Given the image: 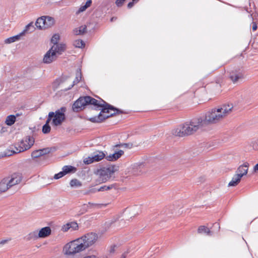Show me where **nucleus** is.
<instances>
[{
  "label": "nucleus",
  "instance_id": "f257e3e1",
  "mask_svg": "<svg viewBox=\"0 0 258 258\" xmlns=\"http://www.w3.org/2000/svg\"><path fill=\"white\" fill-rule=\"evenodd\" d=\"M88 105H93L92 109L100 110L98 115L88 119L94 123H99L110 117L124 113L122 110L108 104L101 98L98 100L89 96L82 97V107Z\"/></svg>",
  "mask_w": 258,
  "mask_h": 258
},
{
  "label": "nucleus",
  "instance_id": "f03ea898",
  "mask_svg": "<svg viewBox=\"0 0 258 258\" xmlns=\"http://www.w3.org/2000/svg\"><path fill=\"white\" fill-rule=\"evenodd\" d=\"M232 108V104H228L223 105L220 108L213 109L207 112L204 116L200 117L201 123L204 127L209 124L216 123L230 113Z\"/></svg>",
  "mask_w": 258,
  "mask_h": 258
},
{
  "label": "nucleus",
  "instance_id": "7ed1b4c3",
  "mask_svg": "<svg viewBox=\"0 0 258 258\" xmlns=\"http://www.w3.org/2000/svg\"><path fill=\"white\" fill-rule=\"evenodd\" d=\"M203 127L200 118H195L174 130L172 134L176 136L183 137L191 135Z\"/></svg>",
  "mask_w": 258,
  "mask_h": 258
},
{
  "label": "nucleus",
  "instance_id": "20e7f679",
  "mask_svg": "<svg viewBox=\"0 0 258 258\" xmlns=\"http://www.w3.org/2000/svg\"><path fill=\"white\" fill-rule=\"evenodd\" d=\"M119 167L115 165H108L98 169L95 173L99 183H105L114 180L115 173L118 170Z\"/></svg>",
  "mask_w": 258,
  "mask_h": 258
},
{
  "label": "nucleus",
  "instance_id": "39448f33",
  "mask_svg": "<svg viewBox=\"0 0 258 258\" xmlns=\"http://www.w3.org/2000/svg\"><path fill=\"white\" fill-rule=\"evenodd\" d=\"M22 178V174L20 173H14L11 176L4 178L0 182V192H5L12 186L19 183Z\"/></svg>",
  "mask_w": 258,
  "mask_h": 258
},
{
  "label": "nucleus",
  "instance_id": "423d86ee",
  "mask_svg": "<svg viewBox=\"0 0 258 258\" xmlns=\"http://www.w3.org/2000/svg\"><path fill=\"white\" fill-rule=\"evenodd\" d=\"M80 238L66 244L63 248V252L67 255H73L81 251V243H79Z\"/></svg>",
  "mask_w": 258,
  "mask_h": 258
},
{
  "label": "nucleus",
  "instance_id": "0eeeda50",
  "mask_svg": "<svg viewBox=\"0 0 258 258\" xmlns=\"http://www.w3.org/2000/svg\"><path fill=\"white\" fill-rule=\"evenodd\" d=\"M66 111L67 108L63 106L56 110L54 112H49L53 114L51 116V124L52 125L57 126L61 124L63 121L66 119L65 112Z\"/></svg>",
  "mask_w": 258,
  "mask_h": 258
},
{
  "label": "nucleus",
  "instance_id": "6e6552de",
  "mask_svg": "<svg viewBox=\"0 0 258 258\" xmlns=\"http://www.w3.org/2000/svg\"><path fill=\"white\" fill-rule=\"evenodd\" d=\"M34 143V140L33 137L27 136L24 140H22L20 144L15 147L16 151H13V153H18L30 149Z\"/></svg>",
  "mask_w": 258,
  "mask_h": 258
},
{
  "label": "nucleus",
  "instance_id": "1a4fd4ad",
  "mask_svg": "<svg viewBox=\"0 0 258 258\" xmlns=\"http://www.w3.org/2000/svg\"><path fill=\"white\" fill-rule=\"evenodd\" d=\"M98 239L97 234L90 232L82 236V251L93 245Z\"/></svg>",
  "mask_w": 258,
  "mask_h": 258
},
{
  "label": "nucleus",
  "instance_id": "9d476101",
  "mask_svg": "<svg viewBox=\"0 0 258 258\" xmlns=\"http://www.w3.org/2000/svg\"><path fill=\"white\" fill-rule=\"evenodd\" d=\"M106 157V154L102 151L97 150L93 153L91 156L84 159L85 164H90L94 162H99Z\"/></svg>",
  "mask_w": 258,
  "mask_h": 258
},
{
  "label": "nucleus",
  "instance_id": "9b49d317",
  "mask_svg": "<svg viewBox=\"0 0 258 258\" xmlns=\"http://www.w3.org/2000/svg\"><path fill=\"white\" fill-rule=\"evenodd\" d=\"M229 78L234 84L241 82L244 78V73L240 70H235L229 73Z\"/></svg>",
  "mask_w": 258,
  "mask_h": 258
},
{
  "label": "nucleus",
  "instance_id": "f8f14e48",
  "mask_svg": "<svg viewBox=\"0 0 258 258\" xmlns=\"http://www.w3.org/2000/svg\"><path fill=\"white\" fill-rule=\"evenodd\" d=\"M57 56L50 49L44 55L43 62L45 63H50L56 59Z\"/></svg>",
  "mask_w": 258,
  "mask_h": 258
},
{
  "label": "nucleus",
  "instance_id": "ddd939ff",
  "mask_svg": "<svg viewBox=\"0 0 258 258\" xmlns=\"http://www.w3.org/2000/svg\"><path fill=\"white\" fill-rule=\"evenodd\" d=\"M249 167V163L247 162L244 163L237 168L236 174L240 176V178L245 175L247 173Z\"/></svg>",
  "mask_w": 258,
  "mask_h": 258
},
{
  "label": "nucleus",
  "instance_id": "4468645a",
  "mask_svg": "<svg viewBox=\"0 0 258 258\" xmlns=\"http://www.w3.org/2000/svg\"><path fill=\"white\" fill-rule=\"evenodd\" d=\"M50 49L58 56L66 50V45L64 44H57L52 46Z\"/></svg>",
  "mask_w": 258,
  "mask_h": 258
},
{
  "label": "nucleus",
  "instance_id": "2eb2a0df",
  "mask_svg": "<svg viewBox=\"0 0 258 258\" xmlns=\"http://www.w3.org/2000/svg\"><path fill=\"white\" fill-rule=\"evenodd\" d=\"M124 153V152L119 150L115 151L113 154H110L108 156H106V159L109 161H114L119 159Z\"/></svg>",
  "mask_w": 258,
  "mask_h": 258
},
{
  "label": "nucleus",
  "instance_id": "dca6fc26",
  "mask_svg": "<svg viewBox=\"0 0 258 258\" xmlns=\"http://www.w3.org/2000/svg\"><path fill=\"white\" fill-rule=\"evenodd\" d=\"M53 114L52 113H48L46 122L42 126V132L43 134H46L50 132L51 128L49 125V123L51 120V116Z\"/></svg>",
  "mask_w": 258,
  "mask_h": 258
},
{
  "label": "nucleus",
  "instance_id": "f3484780",
  "mask_svg": "<svg viewBox=\"0 0 258 258\" xmlns=\"http://www.w3.org/2000/svg\"><path fill=\"white\" fill-rule=\"evenodd\" d=\"M69 79V76L66 75H62L58 78L56 79L53 83V87L55 89H57L59 85L64 83Z\"/></svg>",
  "mask_w": 258,
  "mask_h": 258
},
{
  "label": "nucleus",
  "instance_id": "a211bd4d",
  "mask_svg": "<svg viewBox=\"0 0 258 258\" xmlns=\"http://www.w3.org/2000/svg\"><path fill=\"white\" fill-rule=\"evenodd\" d=\"M38 233V236L39 238L46 237L51 234V229L48 226L43 227L40 230Z\"/></svg>",
  "mask_w": 258,
  "mask_h": 258
},
{
  "label": "nucleus",
  "instance_id": "6ab92c4d",
  "mask_svg": "<svg viewBox=\"0 0 258 258\" xmlns=\"http://www.w3.org/2000/svg\"><path fill=\"white\" fill-rule=\"evenodd\" d=\"M81 81V68L77 69V73L75 80H74L73 84L70 85L69 87L63 90V91H67L70 90L76 84H78Z\"/></svg>",
  "mask_w": 258,
  "mask_h": 258
},
{
  "label": "nucleus",
  "instance_id": "aec40b11",
  "mask_svg": "<svg viewBox=\"0 0 258 258\" xmlns=\"http://www.w3.org/2000/svg\"><path fill=\"white\" fill-rule=\"evenodd\" d=\"M198 232L199 233H204L208 236H211L214 232L213 230H210L209 228L205 226H200L198 229Z\"/></svg>",
  "mask_w": 258,
  "mask_h": 258
},
{
  "label": "nucleus",
  "instance_id": "412c9836",
  "mask_svg": "<svg viewBox=\"0 0 258 258\" xmlns=\"http://www.w3.org/2000/svg\"><path fill=\"white\" fill-rule=\"evenodd\" d=\"M114 187H115L114 184H110V185H105L101 186L100 187H99L98 188H95L92 189L90 191L92 192H95L96 191H103L110 190Z\"/></svg>",
  "mask_w": 258,
  "mask_h": 258
},
{
  "label": "nucleus",
  "instance_id": "4be33fe9",
  "mask_svg": "<svg viewBox=\"0 0 258 258\" xmlns=\"http://www.w3.org/2000/svg\"><path fill=\"white\" fill-rule=\"evenodd\" d=\"M44 17H45V16L39 18L36 21L35 25L36 27L39 29H45L44 22L46 20Z\"/></svg>",
  "mask_w": 258,
  "mask_h": 258
},
{
  "label": "nucleus",
  "instance_id": "5701e85b",
  "mask_svg": "<svg viewBox=\"0 0 258 258\" xmlns=\"http://www.w3.org/2000/svg\"><path fill=\"white\" fill-rule=\"evenodd\" d=\"M62 169L63 170L66 175L74 173L77 171V168L71 165H65L62 167Z\"/></svg>",
  "mask_w": 258,
  "mask_h": 258
},
{
  "label": "nucleus",
  "instance_id": "b1692460",
  "mask_svg": "<svg viewBox=\"0 0 258 258\" xmlns=\"http://www.w3.org/2000/svg\"><path fill=\"white\" fill-rule=\"evenodd\" d=\"M18 115V114H17L16 115L12 114L8 115L5 120L6 124L9 126L12 125L15 122L16 117Z\"/></svg>",
  "mask_w": 258,
  "mask_h": 258
},
{
  "label": "nucleus",
  "instance_id": "393cba45",
  "mask_svg": "<svg viewBox=\"0 0 258 258\" xmlns=\"http://www.w3.org/2000/svg\"><path fill=\"white\" fill-rule=\"evenodd\" d=\"M119 218V216L118 215H116L112 218L110 220L106 221L104 224L105 228L106 229L109 228L113 224L118 220Z\"/></svg>",
  "mask_w": 258,
  "mask_h": 258
},
{
  "label": "nucleus",
  "instance_id": "a878e982",
  "mask_svg": "<svg viewBox=\"0 0 258 258\" xmlns=\"http://www.w3.org/2000/svg\"><path fill=\"white\" fill-rule=\"evenodd\" d=\"M241 178H240V176L239 175H237L235 174L234 176L232 177L231 181L229 183V186H236L240 181Z\"/></svg>",
  "mask_w": 258,
  "mask_h": 258
},
{
  "label": "nucleus",
  "instance_id": "bb28decb",
  "mask_svg": "<svg viewBox=\"0 0 258 258\" xmlns=\"http://www.w3.org/2000/svg\"><path fill=\"white\" fill-rule=\"evenodd\" d=\"M72 110L75 112H79L81 111V97L73 103Z\"/></svg>",
  "mask_w": 258,
  "mask_h": 258
},
{
  "label": "nucleus",
  "instance_id": "cd10ccee",
  "mask_svg": "<svg viewBox=\"0 0 258 258\" xmlns=\"http://www.w3.org/2000/svg\"><path fill=\"white\" fill-rule=\"evenodd\" d=\"M38 234L37 231H34L28 234L25 237V238L27 241L35 240L39 238V237L38 236Z\"/></svg>",
  "mask_w": 258,
  "mask_h": 258
},
{
  "label": "nucleus",
  "instance_id": "c85d7f7f",
  "mask_svg": "<svg viewBox=\"0 0 258 258\" xmlns=\"http://www.w3.org/2000/svg\"><path fill=\"white\" fill-rule=\"evenodd\" d=\"M23 35L21 32L19 34L13 36L12 37H10L6 39L5 40V42L6 43H11L15 42L16 41H18L20 39V37Z\"/></svg>",
  "mask_w": 258,
  "mask_h": 258
},
{
  "label": "nucleus",
  "instance_id": "c756f323",
  "mask_svg": "<svg viewBox=\"0 0 258 258\" xmlns=\"http://www.w3.org/2000/svg\"><path fill=\"white\" fill-rule=\"evenodd\" d=\"M35 28L33 25V23L31 22L25 26L24 29L23 30L22 32H21V33L23 35H24L26 33L33 32L35 30Z\"/></svg>",
  "mask_w": 258,
  "mask_h": 258
},
{
  "label": "nucleus",
  "instance_id": "7c9ffc66",
  "mask_svg": "<svg viewBox=\"0 0 258 258\" xmlns=\"http://www.w3.org/2000/svg\"><path fill=\"white\" fill-rule=\"evenodd\" d=\"M45 20H46L44 22L45 29L51 27L54 24V19L49 16H45Z\"/></svg>",
  "mask_w": 258,
  "mask_h": 258
},
{
  "label": "nucleus",
  "instance_id": "2f4dec72",
  "mask_svg": "<svg viewBox=\"0 0 258 258\" xmlns=\"http://www.w3.org/2000/svg\"><path fill=\"white\" fill-rule=\"evenodd\" d=\"M70 185L71 187H76L81 186V182L77 179H73L70 181Z\"/></svg>",
  "mask_w": 258,
  "mask_h": 258
},
{
  "label": "nucleus",
  "instance_id": "473e14b6",
  "mask_svg": "<svg viewBox=\"0 0 258 258\" xmlns=\"http://www.w3.org/2000/svg\"><path fill=\"white\" fill-rule=\"evenodd\" d=\"M92 3V0H87L84 6H82V12L89 8L91 5Z\"/></svg>",
  "mask_w": 258,
  "mask_h": 258
},
{
  "label": "nucleus",
  "instance_id": "72a5a7b5",
  "mask_svg": "<svg viewBox=\"0 0 258 258\" xmlns=\"http://www.w3.org/2000/svg\"><path fill=\"white\" fill-rule=\"evenodd\" d=\"M59 39V36L58 34H54L51 39V42L53 44V45H56L57 44H58L57 43L58 40Z\"/></svg>",
  "mask_w": 258,
  "mask_h": 258
},
{
  "label": "nucleus",
  "instance_id": "f704fd0d",
  "mask_svg": "<svg viewBox=\"0 0 258 258\" xmlns=\"http://www.w3.org/2000/svg\"><path fill=\"white\" fill-rule=\"evenodd\" d=\"M41 156L48 154L50 152V149L49 148H44L39 150Z\"/></svg>",
  "mask_w": 258,
  "mask_h": 258
},
{
  "label": "nucleus",
  "instance_id": "c9c22d12",
  "mask_svg": "<svg viewBox=\"0 0 258 258\" xmlns=\"http://www.w3.org/2000/svg\"><path fill=\"white\" fill-rule=\"evenodd\" d=\"M41 156L48 154L50 152V149L49 148H44L39 150Z\"/></svg>",
  "mask_w": 258,
  "mask_h": 258
},
{
  "label": "nucleus",
  "instance_id": "e433bc0d",
  "mask_svg": "<svg viewBox=\"0 0 258 258\" xmlns=\"http://www.w3.org/2000/svg\"><path fill=\"white\" fill-rule=\"evenodd\" d=\"M65 175H66V174H65L64 172H63V170L62 169V170L61 171H60L58 173L55 174L54 175V178L55 179H58Z\"/></svg>",
  "mask_w": 258,
  "mask_h": 258
},
{
  "label": "nucleus",
  "instance_id": "4c0bfd02",
  "mask_svg": "<svg viewBox=\"0 0 258 258\" xmlns=\"http://www.w3.org/2000/svg\"><path fill=\"white\" fill-rule=\"evenodd\" d=\"M72 34L74 36L81 35V26L74 29L72 31Z\"/></svg>",
  "mask_w": 258,
  "mask_h": 258
},
{
  "label": "nucleus",
  "instance_id": "58836bf2",
  "mask_svg": "<svg viewBox=\"0 0 258 258\" xmlns=\"http://www.w3.org/2000/svg\"><path fill=\"white\" fill-rule=\"evenodd\" d=\"M31 156L33 158H37L41 157L39 150H35L31 153Z\"/></svg>",
  "mask_w": 258,
  "mask_h": 258
},
{
  "label": "nucleus",
  "instance_id": "ea45409f",
  "mask_svg": "<svg viewBox=\"0 0 258 258\" xmlns=\"http://www.w3.org/2000/svg\"><path fill=\"white\" fill-rule=\"evenodd\" d=\"M73 45L76 48H81V39H78L75 40L73 42Z\"/></svg>",
  "mask_w": 258,
  "mask_h": 258
},
{
  "label": "nucleus",
  "instance_id": "a19ab883",
  "mask_svg": "<svg viewBox=\"0 0 258 258\" xmlns=\"http://www.w3.org/2000/svg\"><path fill=\"white\" fill-rule=\"evenodd\" d=\"M251 146L253 149L258 150V139L251 142Z\"/></svg>",
  "mask_w": 258,
  "mask_h": 258
},
{
  "label": "nucleus",
  "instance_id": "79ce46f5",
  "mask_svg": "<svg viewBox=\"0 0 258 258\" xmlns=\"http://www.w3.org/2000/svg\"><path fill=\"white\" fill-rule=\"evenodd\" d=\"M71 228L73 230H76L78 228V224L76 222H72L70 223Z\"/></svg>",
  "mask_w": 258,
  "mask_h": 258
},
{
  "label": "nucleus",
  "instance_id": "37998d69",
  "mask_svg": "<svg viewBox=\"0 0 258 258\" xmlns=\"http://www.w3.org/2000/svg\"><path fill=\"white\" fill-rule=\"evenodd\" d=\"M89 206L87 204H83L82 205V214L85 212H87L89 209Z\"/></svg>",
  "mask_w": 258,
  "mask_h": 258
},
{
  "label": "nucleus",
  "instance_id": "c03bdc74",
  "mask_svg": "<svg viewBox=\"0 0 258 258\" xmlns=\"http://www.w3.org/2000/svg\"><path fill=\"white\" fill-rule=\"evenodd\" d=\"M125 0H116L115 4L118 7H121Z\"/></svg>",
  "mask_w": 258,
  "mask_h": 258
},
{
  "label": "nucleus",
  "instance_id": "a18cd8bd",
  "mask_svg": "<svg viewBox=\"0 0 258 258\" xmlns=\"http://www.w3.org/2000/svg\"><path fill=\"white\" fill-rule=\"evenodd\" d=\"M71 228L70 223H67L66 225H64L62 228V230L64 232L67 231L69 229Z\"/></svg>",
  "mask_w": 258,
  "mask_h": 258
},
{
  "label": "nucleus",
  "instance_id": "49530a36",
  "mask_svg": "<svg viewBox=\"0 0 258 258\" xmlns=\"http://www.w3.org/2000/svg\"><path fill=\"white\" fill-rule=\"evenodd\" d=\"M121 147L131 149L133 147V144H130V143L129 144L124 143V144H122Z\"/></svg>",
  "mask_w": 258,
  "mask_h": 258
},
{
  "label": "nucleus",
  "instance_id": "de8ad7c7",
  "mask_svg": "<svg viewBox=\"0 0 258 258\" xmlns=\"http://www.w3.org/2000/svg\"><path fill=\"white\" fill-rule=\"evenodd\" d=\"M88 30H87V26L86 25H85L84 27L83 28V29H82V32H81V33H82V35L85 33H87L88 32Z\"/></svg>",
  "mask_w": 258,
  "mask_h": 258
},
{
  "label": "nucleus",
  "instance_id": "09e8293b",
  "mask_svg": "<svg viewBox=\"0 0 258 258\" xmlns=\"http://www.w3.org/2000/svg\"><path fill=\"white\" fill-rule=\"evenodd\" d=\"M220 228V225L218 223H215L213 225V228H216V229H217L218 231L219 230Z\"/></svg>",
  "mask_w": 258,
  "mask_h": 258
},
{
  "label": "nucleus",
  "instance_id": "8fccbe9b",
  "mask_svg": "<svg viewBox=\"0 0 258 258\" xmlns=\"http://www.w3.org/2000/svg\"><path fill=\"white\" fill-rule=\"evenodd\" d=\"M115 247H116V245H115L111 246L110 250H109L110 253H113L114 252Z\"/></svg>",
  "mask_w": 258,
  "mask_h": 258
},
{
  "label": "nucleus",
  "instance_id": "3c124183",
  "mask_svg": "<svg viewBox=\"0 0 258 258\" xmlns=\"http://www.w3.org/2000/svg\"><path fill=\"white\" fill-rule=\"evenodd\" d=\"M84 258H98L95 255H88L86 256H85ZM103 258H108L107 256H104Z\"/></svg>",
  "mask_w": 258,
  "mask_h": 258
},
{
  "label": "nucleus",
  "instance_id": "603ef678",
  "mask_svg": "<svg viewBox=\"0 0 258 258\" xmlns=\"http://www.w3.org/2000/svg\"><path fill=\"white\" fill-rule=\"evenodd\" d=\"M252 30L255 31L257 29V25L255 22H252Z\"/></svg>",
  "mask_w": 258,
  "mask_h": 258
},
{
  "label": "nucleus",
  "instance_id": "864d4df0",
  "mask_svg": "<svg viewBox=\"0 0 258 258\" xmlns=\"http://www.w3.org/2000/svg\"><path fill=\"white\" fill-rule=\"evenodd\" d=\"M253 172L258 173V163L253 167Z\"/></svg>",
  "mask_w": 258,
  "mask_h": 258
},
{
  "label": "nucleus",
  "instance_id": "5fc2aeb1",
  "mask_svg": "<svg viewBox=\"0 0 258 258\" xmlns=\"http://www.w3.org/2000/svg\"><path fill=\"white\" fill-rule=\"evenodd\" d=\"M134 5V2H130L127 4V8L128 9H131V8H132L133 7Z\"/></svg>",
  "mask_w": 258,
  "mask_h": 258
},
{
  "label": "nucleus",
  "instance_id": "6e6d98bb",
  "mask_svg": "<svg viewBox=\"0 0 258 258\" xmlns=\"http://www.w3.org/2000/svg\"><path fill=\"white\" fill-rule=\"evenodd\" d=\"M7 239L2 240L0 241V245H3L8 242Z\"/></svg>",
  "mask_w": 258,
  "mask_h": 258
},
{
  "label": "nucleus",
  "instance_id": "4d7b16f0",
  "mask_svg": "<svg viewBox=\"0 0 258 258\" xmlns=\"http://www.w3.org/2000/svg\"><path fill=\"white\" fill-rule=\"evenodd\" d=\"M127 253H128V252H124V253L122 254V255H121V257H120V258H126V255H127Z\"/></svg>",
  "mask_w": 258,
  "mask_h": 258
},
{
  "label": "nucleus",
  "instance_id": "13d9d810",
  "mask_svg": "<svg viewBox=\"0 0 258 258\" xmlns=\"http://www.w3.org/2000/svg\"><path fill=\"white\" fill-rule=\"evenodd\" d=\"M85 46V43L83 40H82V49L84 48Z\"/></svg>",
  "mask_w": 258,
  "mask_h": 258
},
{
  "label": "nucleus",
  "instance_id": "bf43d9fd",
  "mask_svg": "<svg viewBox=\"0 0 258 258\" xmlns=\"http://www.w3.org/2000/svg\"><path fill=\"white\" fill-rule=\"evenodd\" d=\"M80 13H81V7L80 8H79V9L78 10V11L76 12V14L78 15V14H80Z\"/></svg>",
  "mask_w": 258,
  "mask_h": 258
},
{
  "label": "nucleus",
  "instance_id": "052dcab7",
  "mask_svg": "<svg viewBox=\"0 0 258 258\" xmlns=\"http://www.w3.org/2000/svg\"><path fill=\"white\" fill-rule=\"evenodd\" d=\"M122 144H116L114 147H121Z\"/></svg>",
  "mask_w": 258,
  "mask_h": 258
},
{
  "label": "nucleus",
  "instance_id": "680f3d73",
  "mask_svg": "<svg viewBox=\"0 0 258 258\" xmlns=\"http://www.w3.org/2000/svg\"><path fill=\"white\" fill-rule=\"evenodd\" d=\"M120 223H122L123 225H124V224H125V221L123 220H121L120 221Z\"/></svg>",
  "mask_w": 258,
  "mask_h": 258
},
{
  "label": "nucleus",
  "instance_id": "e2e57ef3",
  "mask_svg": "<svg viewBox=\"0 0 258 258\" xmlns=\"http://www.w3.org/2000/svg\"><path fill=\"white\" fill-rule=\"evenodd\" d=\"M116 18L113 17L111 19V21H113L114 20H116Z\"/></svg>",
  "mask_w": 258,
  "mask_h": 258
},
{
  "label": "nucleus",
  "instance_id": "0e129e2a",
  "mask_svg": "<svg viewBox=\"0 0 258 258\" xmlns=\"http://www.w3.org/2000/svg\"><path fill=\"white\" fill-rule=\"evenodd\" d=\"M133 1V2L134 3H137L139 2V0H132Z\"/></svg>",
  "mask_w": 258,
  "mask_h": 258
},
{
  "label": "nucleus",
  "instance_id": "69168bd1",
  "mask_svg": "<svg viewBox=\"0 0 258 258\" xmlns=\"http://www.w3.org/2000/svg\"><path fill=\"white\" fill-rule=\"evenodd\" d=\"M249 16L251 18H252V15H250Z\"/></svg>",
  "mask_w": 258,
  "mask_h": 258
}]
</instances>
